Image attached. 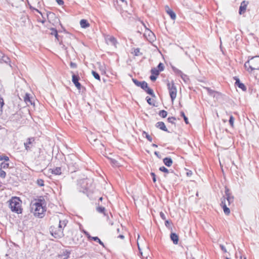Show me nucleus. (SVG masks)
I'll return each mask as SVG.
<instances>
[{
    "mask_svg": "<svg viewBox=\"0 0 259 259\" xmlns=\"http://www.w3.org/2000/svg\"><path fill=\"white\" fill-rule=\"evenodd\" d=\"M133 81L134 83L139 87L141 88L143 90H144L147 94L151 95L152 97H155V95L151 89L149 88L148 86L147 83L145 81H139L137 79L133 78Z\"/></svg>",
    "mask_w": 259,
    "mask_h": 259,
    "instance_id": "4",
    "label": "nucleus"
},
{
    "mask_svg": "<svg viewBox=\"0 0 259 259\" xmlns=\"http://www.w3.org/2000/svg\"><path fill=\"white\" fill-rule=\"evenodd\" d=\"M9 206L11 210L17 213L22 212L21 208V201L19 197H14L9 200Z\"/></svg>",
    "mask_w": 259,
    "mask_h": 259,
    "instance_id": "3",
    "label": "nucleus"
},
{
    "mask_svg": "<svg viewBox=\"0 0 259 259\" xmlns=\"http://www.w3.org/2000/svg\"><path fill=\"white\" fill-rule=\"evenodd\" d=\"M9 167V164L5 162H2L1 164V168L6 169Z\"/></svg>",
    "mask_w": 259,
    "mask_h": 259,
    "instance_id": "38",
    "label": "nucleus"
},
{
    "mask_svg": "<svg viewBox=\"0 0 259 259\" xmlns=\"http://www.w3.org/2000/svg\"><path fill=\"white\" fill-rule=\"evenodd\" d=\"M184 81H186V79H187V77L186 75L184 74V75H183V78H182Z\"/></svg>",
    "mask_w": 259,
    "mask_h": 259,
    "instance_id": "57",
    "label": "nucleus"
},
{
    "mask_svg": "<svg viewBox=\"0 0 259 259\" xmlns=\"http://www.w3.org/2000/svg\"><path fill=\"white\" fill-rule=\"evenodd\" d=\"M167 115V112L164 110H160L159 112V115L163 118L166 117Z\"/></svg>",
    "mask_w": 259,
    "mask_h": 259,
    "instance_id": "34",
    "label": "nucleus"
},
{
    "mask_svg": "<svg viewBox=\"0 0 259 259\" xmlns=\"http://www.w3.org/2000/svg\"><path fill=\"white\" fill-rule=\"evenodd\" d=\"M154 154H155V155H156L158 157H159V152H157V151H155V152H154Z\"/></svg>",
    "mask_w": 259,
    "mask_h": 259,
    "instance_id": "60",
    "label": "nucleus"
},
{
    "mask_svg": "<svg viewBox=\"0 0 259 259\" xmlns=\"http://www.w3.org/2000/svg\"><path fill=\"white\" fill-rule=\"evenodd\" d=\"M235 80V84L237 85L239 88L241 89L242 91H245L246 90V87L242 82H240V79L237 77L235 76L233 77Z\"/></svg>",
    "mask_w": 259,
    "mask_h": 259,
    "instance_id": "10",
    "label": "nucleus"
},
{
    "mask_svg": "<svg viewBox=\"0 0 259 259\" xmlns=\"http://www.w3.org/2000/svg\"><path fill=\"white\" fill-rule=\"evenodd\" d=\"M225 196H223L222 198L224 197L226 199V201L228 202V205H229L232 202H233L234 197L231 195L230 190L228 188H226L225 189Z\"/></svg>",
    "mask_w": 259,
    "mask_h": 259,
    "instance_id": "8",
    "label": "nucleus"
},
{
    "mask_svg": "<svg viewBox=\"0 0 259 259\" xmlns=\"http://www.w3.org/2000/svg\"><path fill=\"white\" fill-rule=\"evenodd\" d=\"M138 248H139V250H140V251H141V248H140V246H139V243H138Z\"/></svg>",
    "mask_w": 259,
    "mask_h": 259,
    "instance_id": "63",
    "label": "nucleus"
},
{
    "mask_svg": "<svg viewBox=\"0 0 259 259\" xmlns=\"http://www.w3.org/2000/svg\"><path fill=\"white\" fill-rule=\"evenodd\" d=\"M80 25L81 27L83 28H86L89 27L90 24L87 20L85 19H81L80 21Z\"/></svg>",
    "mask_w": 259,
    "mask_h": 259,
    "instance_id": "26",
    "label": "nucleus"
},
{
    "mask_svg": "<svg viewBox=\"0 0 259 259\" xmlns=\"http://www.w3.org/2000/svg\"><path fill=\"white\" fill-rule=\"evenodd\" d=\"M151 73L152 75L158 76L159 74V70H158L157 68H153L151 70Z\"/></svg>",
    "mask_w": 259,
    "mask_h": 259,
    "instance_id": "31",
    "label": "nucleus"
},
{
    "mask_svg": "<svg viewBox=\"0 0 259 259\" xmlns=\"http://www.w3.org/2000/svg\"><path fill=\"white\" fill-rule=\"evenodd\" d=\"M229 123L231 127H234V118L232 115H231L230 116L229 120Z\"/></svg>",
    "mask_w": 259,
    "mask_h": 259,
    "instance_id": "39",
    "label": "nucleus"
},
{
    "mask_svg": "<svg viewBox=\"0 0 259 259\" xmlns=\"http://www.w3.org/2000/svg\"><path fill=\"white\" fill-rule=\"evenodd\" d=\"M220 247L221 249H222V250H223L224 252H227V249H226V247L223 245L220 244Z\"/></svg>",
    "mask_w": 259,
    "mask_h": 259,
    "instance_id": "50",
    "label": "nucleus"
},
{
    "mask_svg": "<svg viewBox=\"0 0 259 259\" xmlns=\"http://www.w3.org/2000/svg\"><path fill=\"white\" fill-rule=\"evenodd\" d=\"M6 176V173L3 170L0 169V177L2 178H5Z\"/></svg>",
    "mask_w": 259,
    "mask_h": 259,
    "instance_id": "44",
    "label": "nucleus"
},
{
    "mask_svg": "<svg viewBox=\"0 0 259 259\" xmlns=\"http://www.w3.org/2000/svg\"><path fill=\"white\" fill-rule=\"evenodd\" d=\"M93 145L98 148V149L100 150H102L104 149V145L103 143H102L99 140V142H95V143H93Z\"/></svg>",
    "mask_w": 259,
    "mask_h": 259,
    "instance_id": "24",
    "label": "nucleus"
},
{
    "mask_svg": "<svg viewBox=\"0 0 259 259\" xmlns=\"http://www.w3.org/2000/svg\"><path fill=\"white\" fill-rule=\"evenodd\" d=\"M51 170L52 174L55 175H60L62 174V168L61 167H56Z\"/></svg>",
    "mask_w": 259,
    "mask_h": 259,
    "instance_id": "22",
    "label": "nucleus"
},
{
    "mask_svg": "<svg viewBox=\"0 0 259 259\" xmlns=\"http://www.w3.org/2000/svg\"><path fill=\"white\" fill-rule=\"evenodd\" d=\"M83 233L85 235V236L87 237L88 239L89 240H91L92 239V238L93 237L92 236H91L90 234L86 231L85 230H83Z\"/></svg>",
    "mask_w": 259,
    "mask_h": 259,
    "instance_id": "46",
    "label": "nucleus"
},
{
    "mask_svg": "<svg viewBox=\"0 0 259 259\" xmlns=\"http://www.w3.org/2000/svg\"><path fill=\"white\" fill-rule=\"evenodd\" d=\"M70 67L71 68H76V64L74 63L71 62L70 63Z\"/></svg>",
    "mask_w": 259,
    "mask_h": 259,
    "instance_id": "53",
    "label": "nucleus"
},
{
    "mask_svg": "<svg viewBox=\"0 0 259 259\" xmlns=\"http://www.w3.org/2000/svg\"><path fill=\"white\" fill-rule=\"evenodd\" d=\"M51 34L52 35H54L55 36L56 39L58 41H60V39H59L60 36L58 34V31H57V29L55 28H52L51 29Z\"/></svg>",
    "mask_w": 259,
    "mask_h": 259,
    "instance_id": "25",
    "label": "nucleus"
},
{
    "mask_svg": "<svg viewBox=\"0 0 259 259\" xmlns=\"http://www.w3.org/2000/svg\"><path fill=\"white\" fill-rule=\"evenodd\" d=\"M34 138H29L27 139L26 142L24 143L25 148L26 150H30L31 147L29 146L30 145H31L34 142Z\"/></svg>",
    "mask_w": 259,
    "mask_h": 259,
    "instance_id": "14",
    "label": "nucleus"
},
{
    "mask_svg": "<svg viewBox=\"0 0 259 259\" xmlns=\"http://www.w3.org/2000/svg\"><path fill=\"white\" fill-rule=\"evenodd\" d=\"M70 254V251L68 250H63L59 255L60 259H67Z\"/></svg>",
    "mask_w": 259,
    "mask_h": 259,
    "instance_id": "15",
    "label": "nucleus"
},
{
    "mask_svg": "<svg viewBox=\"0 0 259 259\" xmlns=\"http://www.w3.org/2000/svg\"><path fill=\"white\" fill-rule=\"evenodd\" d=\"M168 89L169 90V95L171 101H173L177 96V89L175 84L172 82L171 83L168 82L167 84Z\"/></svg>",
    "mask_w": 259,
    "mask_h": 259,
    "instance_id": "7",
    "label": "nucleus"
},
{
    "mask_svg": "<svg viewBox=\"0 0 259 259\" xmlns=\"http://www.w3.org/2000/svg\"><path fill=\"white\" fill-rule=\"evenodd\" d=\"M190 174V175H192V172H191H191H190V173H189V172H187V175H189Z\"/></svg>",
    "mask_w": 259,
    "mask_h": 259,
    "instance_id": "64",
    "label": "nucleus"
},
{
    "mask_svg": "<svg viewBox=\"0 0 259 259\" xmlns=\"http://www.w3.org/2000/svg\"><path fill=\"white\" fill-rule=\"evenodd\" d=\"M151 175L152 176V180L153 181L154 183H155L156 181V175L154 173V172H151Z\"/></svg>",
    "mask_w": 259,
    "mask_h": 259,
    "instance_id": "47",
    "label": "nucleus"
},
{
    "mask_svg": "<svg viewBox=\"0 0 259 259\" xmlns=\"http://www.w3.org/2000/svg\"><path fill=\"white\" fill-rule=\"evenodd\" d=\"M4 105V100L2 98L0 97V114L2 113L3 112V107Z\"/></svg>",
    "mask_w": 259,
    "mask_h": 259,
    "instance_id": "37",
    "label": "nucleus"
},
{
    "mask_svg": "<svg viewBox=\"0 0 259 259\" xmlns=\"http://www.w3.org/2000/svg\"><path fill=\"white\" fill-rule=\"evenodd\" d=\"M36 11H37V12H38L39 13L41 14V12L40 11H39L37 9H34Z\"/></svg>",
    "mask_w": 259,
    "mask_h": 259,
    "instance_id": "62",
    "label": "nucleus"
},
{
    "mask_svg": "<svg viewBox=\"0 0 259 259\" xmlns=\"http://www.w3.org/2000/svg\"><path fill=\"white\" fill-rule=\"evenodd\" d=\"M155 126L156 127L159 128V129H160L163 131L169 132L163 122L159 121L156 123Z\"/></svg>",
    "mask_w": 259,
    "mask_h": 259,
    "instance_id": "18",
    "label": "nucleus"
},
{
    "mask_svg": "<svg viewBox=\"0 0 259 259\" xmlns=\"http://www.w3.org/2000/svg\"><path fill=\"white\" fill-rule=\"evenodd\" d=\"M169 223H170V222H169V221L165 220V225L166 227H168V226L169 225Z\"/></svg>",
    "mask_w": 259,
    "mask_h": 259,
    "instance_id": "56",
    "label": "nucleus"
},
{
    "mask_svg": "<svg viewBox=\"0 0 259 259\" xmlns=\"http://www.w3.org/2000/svg\"><path fill=\"white\" fill-rule=\"evenodd\" d=\"M157 68H158V69H158V70H159V72H160V71H163V70L164 67L163 64L162 63H160L158 65V66H157Z\"/></svg>",
    "mask_w": 259,
    "mask_h": 259,
    "instance_id": "40",
    "label": "nucleus"
},
{
    "mask_svg": "<svg viewBox=\"0 0 259 259\" xmlns=\"http://www.w3.org/2000/svg\"><path fill=\"white\" fill-rule=\"evenodd\" d=\"M146 99L147 102H148V103L149 105H153V104L151 102V99L150 98H149V97H147Z\"/></svg>",
    "mask_w": 259,
    "mask_h": 259,
    "instance_id": "49",
    "label": "nucleus"
},
{
    "mask_svg": "<svg viewBox=\"0 0 259 259\" xmlns=\"http://www.w3.org/2000/svg\"><path fill=\"white\" fill-rule=\"evenodd\" d=\"M132 53L135 56H139L142 55V53L140 52V49L139 48L135 49L134 52Z\"/></svg>",
    "mask_w": 259,
    "mask_h": 259,
    "instance_id": "29",
    "label": "nucleus"
},
{
    "mask_svg": "<svg viewBox=\"0 0 259 259\" xmlns=\"http://www.w3.org/2000/svg\"><path fill=\"white\" fill-rule=\"evenodd\" d=\"M97 209L98 212H101V213H104L105 211V208L104 207L99 206V207H97Z\"/></svg>",
    "mask_w": 259,
    "mask_h": 259,
    "instance_id": "43",
    "label": "nucleus"
},
{
    "mask_svg": "<svg viewBox=\"0 0 259 259\" xmlns=\"http://www.w3.org/2000/svg\"><path fill=\"white\" fill-rule=\"evenodd\" d=\"M181 116L184 118V117H186L185 115V113L184 112L182 111L181 112Z\"/></svg>",
    "mask_w": 259,
    "mask_h": 259,
    "instance_id": "58",
    "label": "nucleus"
},
{
    "mask_svg": "<svg viewBox=\"0 0 259 259\" xmlns=\"http://www.w3.org/2000/svg\"><path fill=\"white\" fill-rule=\"evenodd\" d=\"M88 140L90 143L93 145V143L95 142H99V140L97 138L96 136L93 134L92 132H89L87 135Z\"/></svg>",
    "mask_w": 259,
    "mask_h": 259,
    "instance_id": "11",
    "label": "nucleus"
},
{
    "mask_svg": "<svg viewBox=\"0 0 259 259\" xmlns=\"http://www.w3.org/2000/svg\"><path fill=\"white\" fill-rule=\"evenodd\" d=\"M106 41L107 43L113 45H115L116 43L117 42L116 38L112 36H108L106 38Z\"/></svg>",
    "mask_w": 259,
    "mask_h": 259,
    "instance_id": "19",
    "label": "nucleus"
},
{
    "mask_svg": "<svg viewBox=\"0 0 259 259\" xmlns=\"http://www.w3.org/2000/svg\"><path fill=\"white\" fill-rule=\"evenodd\" d=\"M24 100L27 104H30L31 105L32 104V102L30 99L29 95L27 93L25 94V96L24 98Z\"/></svg>",
    "mask_w": 259,
    "mask_h": 259,
    "instance_id": "27",
    "label": "nucleus"
},
{
    "mask_svg": "<svg viewBox=\"0 0 259 259\" xmlns=\"http://www.w3.org/2000/svg\"><path fill=\"white\" fill-rule=\"evenodd\" d=\"M165 11L166 13L169 15L171 19L173 20L176 18V15L175 12L169 8L167 6L165 7Z\"/></svg>",
    "mask_w": 259,
    "mask_h": 259,
    "instance_id": "17",
    "label": "nucleus"
},
{
    "mask_svg": "<svg viewBox=\"0 0 259 259\" xmlns=\"http://www.w3.org/2000/svg\"><path fill=\"white\" fill-rule=\"evenodd\" d=\"M184 119L186 124L189 123L188 119L186 116L184 117Z\"/></svg>",
    "mask_w": 259,
    "mask_h": 259,
    "instance_id": "55",
    "label": "nucleus"
},
{
    "mask_svg": "<svg viewBox=\"0 0 259 259\" xmlns=\"http://www.w3.org/2000/svg\"><path fill=\"white\" fill-rule=\"evenodd\" d=\"M206 89L207 90L208 93L209 95H212V94L214 93L213 91L209 88H206Z\"/></svg>",
    "mask_w": 259,
    "mask_h": 259,
    "instance_id": "52",
    "label": "nucleus"
},
{
    "mask_svg": "<svg viewBox=\"0 0 259 259\" xmlns=\"http://www.w3.org/2000/svg\"><path fill=\"white\" fill-rule=\"evenodd\" d=\"M68 221L67 220H60L59 224L57 227L58 229H61L63 231L64 228L66 226Z\"/></svg>",
    "mask_w": 259,
    "mask_h": 259,
    "instance_id": "21",
    "label": "nucleus"
},
{
    "mask_svg": "<svg viewBox=\"0 0 259 259\" xmlns=\"http://www.w3.org/2000/svg\"><path fill=\"white\" fill-rule=\"evenodd\" d=\"M79 77L77 75L75 74L72 75V81L75 85V87L77 88V89L80 90L81 88V84L78 82Z\"/></svg>",
    "mask_w": 259,
    "mask_h": 259,
    "instance_id": "12",
    "label": "nucleus"
},
{
    "mask_svg": "<svg viewBox=\"0 0 259 259\" xmlns=\"http://www.w3.org/2000/svg\"><path fill=\"white\" fill-rule=\"evenodd\" d=\"M170 237L171 240L172 241L174 244H177L179 241V236L175 233H171Z\"/></svg>",
    "mask_w": 259,
    "mask_h": 259,
    "instance_id": "20",
    "label": "nucleus"
},
{
    "mask_svg": "<svg viewBox=\"0 0 259 259\" xmlns=\"http://www.w3.org/2000/svg\"><path fill=\"white\" fill-rule=\"evenodd\" d=\"M176 118L174 117H170L167 118L168 121L172 124L175 123V121L176 120Z\"/></svg>",
    "mask_w": 259,
    "mask_h": 259,
    "instance_id": "45",
    "label": "nucleus"
},
{
    "mask_svg": "<svg viewBox=\"0 0 259 259\" xmlns=\"http://www.w3.org/2000/svg\"><path fill=\"white\" fill-rule=\"evenodd\" d=\"M160 216L162 220H166L165 215V214L163 212H160Z\"/></svg>",
    "mask_w": 259,
    "mask_h": 259,
    "instance_id": "48",
    "label": "nucleus"
},
{
    "mask_svg": "<svg viewBox=\"0 0 259 259\" xmlns=\"http://www.w3.org/2000/svg\"><path fill=\"white\" fill-rule=\"evenodd\" d=\"M248 4V2H246L245 1H243L240 5V6L239 7V13L240 15L244 13L246 9L247 6Z\"/></svg>",
    "mask_w": 259,
    "mask_h": 259,
    "instance_id": "13",
    "label": "nucleus"
},
{
    "mask_svg": "<svg viewBox=\"0 0 259 259\" xmlns=\"http://www.w3.org/2000/svg\"><path fill=\"white\" fill-rule=\"evenodd\" d=\"M118 237L121 239H123L124 236L123 235H119Z\"/></svg>",
    "mask_w": 259,
    "mask_h": 259,
    "instance_id": "59",
    "label": "nucleus"
},
{
    "mask_svg": "<svg viewBox=\"0 0 259 259\" xmlns=\"http://www.w3.org/2000/svg\"><path fill=\"white\" fill-rule=\"evenodd\" d=\"M152 146L153 147H155V148H157L158 147V146L156 144H153L152 145Z\"/></svg>",
    "mask_w": 259,
    "mask_h": 259,
    "instance_id": "61",
    "label": "nucleus"
},
{
    "mask_svg": "<svg viewBox=\"0 0 259 259\" xmlns=\"http://www.w3.org/2000/svg\"><path fill=\"white\" fill-rule=\"evenodd\" d=\"M244 67L249 72L259 69V56L251 57L244 64Z\"/></svg>",
    "mask_w": 259,
    "mask_h": 259,
    "instance_id": "2",
    "label": "nucleus"
},
{
    "mask_svg": "<svg viewBox=\"0 0 259 259\" xmlns=\"http://www.w3.org/2000/svg\"><path fill=\"white\" fill-rule=\"evenodd\" d=\"M91 240H93L95 241L98 242L102 246L105 247L103 242L98 237H93Z\"/></svg>",
    "mask_w": 259,
    "mask_h": 259,
    "instance_id": "30",
    "label": "nucleus"
},
{
    "mask_svg": "<svg viewBox=\"0 0 259 259\" xmlns=\"http://www.w3.org/2000/svg\"><path fill=\"white\" fill-rule=\"evenodd\" d=\"M221 205L223 209L224 213L226 215H229L230 213V209L227 207V204H226V199L225 197L222 198Z\"/></svg>",
    "mask_w": 259,
    "mask_h": 259,
    "instance_id": "9",
    "label": "nucleus"
},
{
    "mask_svg": "<svg viewBox=\"0 0 259 259\" xmlns=\"http://www.w3.org/2000/svg\"><path fill=\"white\" fill-rule=\"evenodd\" d=\"M37 184L39 186H44V181L42 179H38L37 181Z\"/></svg>",
    "mask_w": 259,
    "mask_h": 259,
    "instance_id": "41",
    "label": "nucleus"
},
{
    "mask_svg": "<svg viewBox=\"0 0 259 259\" xmlns=\"http://www.w3.org/2000/svg\"><path fill=\"white\" fill-rule=\"evenodd\" d=\"M145 135V137L146 138V139L150 142H152V137L147 133H146V132L144 131L143 132V135Z\"/></svg>",
    "mask_w": 259,
    "mask_h": 259,
    "instance_id": "35",
    "label": "nucleus"
},
{
    "mask_svg": "<svg viewBox=\"0 0 259 259\" xmlns=\"http://www.w3.org/2000/svg\"><path fill=\"white\" fill-rule=\"evenodd\" d=\"M150 78L152 81H155L157 78V76L155 75H152L150 76Z\"/></svg>",
    "mask_w": 259,
    "mask_h": 259,
    "instance_id": "51",
    "label": "nucleus"
},
{
    "mask_svg": "<svg viewBox=\"0 0 259 259\" xmlns=\"http://www.w3.org/2000/svg\"><path fill=\"white\" fill-rule=\"evenodd\" d=\"M5 160V161H8L9 158L8 156L5 155H0V161Z\"/></svg>",
    "mask_w": 259,
    "mask_h": 259,
    "instance_id": "36",
    "label": "nucleus"
},
{
    "mask_svg": "<svg viewBox=\"0 0 259 259\" xmlns=\"http://www.w3.org/2000/svg\"><path fill=\"white\" fill-rule=\"evenodd\" d=\"M164 164L168 166H170L172 164V160L170 157H165L163 159Z\"/></svg>",
    "mask_w": 259,
    "mask_h": 259,
    "instance_id": "23",
    "label": "nucleus"
},
{
    "mask_svg": "<svg viewBox=\"0 0 259 259\" xmlns=\"http://www.w3.org/2000/svg\"><path fill=\"white\" fill-rule=\"evenodd\" d=\"M0 61L1 62H5L6 63H9V65L12 67V65L10 64V58L5 56L2 52H0Z\"/></svg>",
    "mask_w": 259,
    "mask_h": 259,
    "instance_id": "16",
    "label": "nucleus"
},
{
    "mask_svg": "<svg viewBox=\"0 0 259 259\" xmlns=\"http://www.w3.org/2000/svg\"><path fill=\"white\" fill-rule=\"evenodd\" d=\"M92 74L93 75V76L97 80L100 81V75L95 71L92 70Z\"/></svg>",
    "mask_w": 259,
    "mask_h": 259,
    "instance_id": "33",
    "label": "nucleus"
},
{
    "mask_svg": "<svg viewBox=\"0 0 259 259\" xmlns=\"http://www.w3.org/2000/svg\"><path fill=\"white\" fill-rule=\"evenodd\" d=\"M31 209L33 210V213L35 216L41 218L43 217V213L45 211V208L42 206L40 202H36L32 204Z\"/></svg>",
    "mask_w": 259,
    "mask_h": 259,
    "instance_id": "5",
    "label": "nucleus"
},
{
    "mask_svg": "<svg viewBox=\"0 0 259 259\" xmlns=\"http://www.w3.org/2000/svg\"><path fill=\"white\" fill-rule=\"evenodd\" d=\"M172 70L175 73L179 75H180L182 78H183V75H184V74H183L181 70H179L178 69L176 68L175 67H172Z\"/></svg>",
    "mask_w": 259,
    "mask_h": 259,
    "instance_id": "28",
    "label": "nucleus"
},
{
    "mask_svg": "<svg viewBox=\"0 0 259 259\" xmlns=\"http://www.w3.org/2000/svg\"><path fill=\"white\" fill-rule=\"evenodd\" d=\"M159 170L162 172L168 173L169 172V170L167 168L165 167L164 166H161L159 168Z\"/></svg>",
    "mask_w": 259,
    "mask_h": 259,
    "instance_id": "42",
    "label": "nucleus"
},
{
    "mask_svg": "<svg viewBox=\"0 0 259 259\" xmlns=\"http://www.w3.org/2000/svg\"><path fill=\"white\" fill-rule=\"evenodd\" d=\"M65 163L68 167V171L72 173L79 168L77 157L74 154H69L65 158Z\"/></svg>",
    "mask_w": 259,
    "mask_h": 259,
    "instance_id": "1",
    "label": "nucleus"
},
{
    "mask_svg": "<svg viewBox=\"0 0 259 259\" xmlns=\"http://www.w3.org/2000/svg\"><path fill=\"white\" fill-rule=\"evenodd\" d=\"M50 231L51 235L56 238H61L64 235L63 231L61 229H58V227L55 226H51Z\"/></svg>",
    "mask_w": 259,
    "mask_h": 259,
    "instance_id": "6",
    "label": "nucleus"
},
{
    "mask_svg": "<svg viewBox=\"0 0 259 259\" xmlns=\"http://www.w3.org/2000/svg\"><path fill=\"white\" fill-rule=\"evenodd\" d=\"M110 163L113 166H118L119 163H118L117 161L115 159L110 158L109 159Z\"/></svg>",
    "mask_w": 259,
    "mask_h": 259,
    "instance_id": "32",
    "label": "nucleus"
},
{
    "mask_svg": "<svg viewBox=\"0 0 259 259\" xmlns=\"http://www.w3.org/2000/svg\"><path fill=\"white\" fill-rule=\"evenodd\" d=\"M58 4L60 5H63L64 2L62 0H56Z\"/></svg>",
    "mask_w": 259,
    "mask_h": 259,
    "instance_id": "54",
    "label": "nucleus"
}]
</instances>
